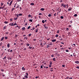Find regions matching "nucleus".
I'll use <instances>...</instances> for the list:
<instances>
[{
    "label": "nucleus",
    "mask_w": 79,
    "mask_h": 79,
    "mask_svg": "<svg viewBox=\"0 0 79 79\" xmlns=\"http://www.w3.org/2000/svg\"><path fill=\"white\" fill-rule=\"evenodd\" d=\"M50 39V38L47 39V40H49Z\"/></svg>",
    "instance_id": "69168bd1"
},
{
    "label": "nucleus",
    "mask_w": 79,
    "mask_h": 79,
    "mask_svg": "<svg viewBox=\"0 0 79 79\" xmlns=\"http://www.w3.org/2000/svg\"><path fill=\"white\" fill-rule=\"evenodd\" d=\"M26 76H29V74H28V73H26Z\"/></svg>",
    "instance_id": "7c9ffc66"
},
{
    "label": "nucleus",
    "mask_w": 79,
    "mask_h": 79,
    "mask_svg": "<svg viewBox=\"0 0 79 79\" xmlns=\"http://www.w3.org/2000/svg\"><path fill=\"white\" fill-rule=\"evenodd\" d=\"M29 21H30L31 22H32V20L30 19L29 20Z\"/></svg>",
    "instance_id": "4c0bfd02"
},
{
    "label": "nucleus",
    "mask_w": 79,
    "mask_h": 79,
    "mask_svg": "<svg viewBox=\"0 0 79 79\" xmlns=\"http://www.w3.org/2000/svg\"><path fill=\"white\" fill-rule=\"evenodd\" d=\"M49 45H50L49 44L47 45V48H48V47H50V46Z\"/></svg>",
    "instance_id": "49530a36"
},
{
    "label": "nucleus",
    "mask_w": 79,
    "mask_h": 79,
    "mask_svg": "<svg viewBox=\"0 0 79 79\" xmlns=\"http://www.w3.org/2000/svg\"><path fill=\"white\" fill-rule=\"evenodd\" d=\"M71 10H72V8L71 7H69L68 9V11H71Z\"/></svg>",
    "instance_id": "0eeeda50"
},
{
    "label": "nucleus",
    "mask_w": 79,
    "mask_h": 79,
    "mask_svg": "<svg viewBox=\"0 0 79 79\" xmlns=\"http://www.w3.org/2000/svg\"><path fill=\"white\" fill-rule=\"evenodd\" d=\"M5 5H4V6H3V7H0V9H3L5 8Z\"/></svg>",
    "instance_id": "7ed1b4c3"
},
{
    "label": "nucleus",
    "mask_w": 79,
    "mask_h": 79,
    "mask_svg": "<svg viewBox=\"0 0 79 79\" xmlns=\"http://www.w3.org/2000/svg\"><path fill=\"white\" fill-rule=\"evenodd\" d=\"M5 39L6 40L8 39V37L7 36H6L5 37Z\"/></svg>",
    "instance_id": "cd10ccee"
},
{
    "label": "nucleus",
    "mask_w": 79,
    "mask_h": 79,
    "mask_svg": "<svg viewBox=\"0 0 79 79\" xmlns=\"http://www.w3.org/2000/svg\"><path fill=\"white\" fill-rule=\"evenodd\" d=\"M32 47H30V46H29V48L30 49H31V48H32Z\"/></svg>",
    "instance_id": "37998d69"
},
{
    "label": "nucleus",
    "mask_w": 79,
    "mask_h": 79,
    "mask_svg": "<svg viewBox=\"0 0 79 79\" xmlns=\"http://www.w3.org/2000/svg\"><path fill=\"white\" fill-rule=\"evenodd\" d=\"M16 25H17V24L16 23H15V24H13V26H16Z\"/></svg>",
    "instance_id": "a878e982"
},
{
    "label": "nucleus",
    "mask_w": 79,
    "mask_h": 79,
    "mask_svg": "<svg viewBox=\"0 0 79 79\" xmlns=\"http://www.w3.org/2000/svg\"><path fill=\"white\" fill-rule=\"evenodd\" d=\"M15 9V8H14V7H13L12 9V11H13V10H14V9Z\"/></svg>",
    "instance_id": "603ef678"
},
{
    "label": "nucleus",
    "mask_w": 79,
    "mask_h": 79,
    "mask_svg": "<svg viewBox=\"0 0 79 79\" xmlns=\"http://www.w3.org/2000/svg\"><path fill=\"white\" fill-rule=\"evenodd\" d=\"M4 38L5 37H2V38L1 39V41H2L3 39H4Z\"/></svg>",
    "instance_id": "6e6552de"
},
{
    "label": "nucleus",
    "mask_w": 79,
    "mask_h": 79,
    "mask_svg": "<svg viewBox=\"0 0 79 79\" xmlns=\"http://www.w3.org/2000/svg\"><path fill=\"white\" fill-rule=\"evenodd\" d=\"M22 69L23 71H25L26 70V69L24 68V67H23L22 68Z\"/></svg>",
    "instance_id": "9b49d317"
},
{
    "label": "nucleus",
    "mask_w": 79,
    "mask_h": 79,
    "mask_svg": "<svg viewBox=\"0 0 79 79\" xmlns=\"http://www.w3.org/2000/svg\"><path fill=\"white\" fill-rule=\"evenodd\" d=\"M49 45H53V43H52V42H50V43Z\"/></svg>",
    "instance_id": "a211bd4d"
},
{
    "label": "nucleus",
    "mask_w": 79,
    "mask_h": 79,
    "mask_svg": "<svg viewBox=\"0 0 79 79\" xmlns=\"http://www.w3.org/2000/svg\"><path fill=\"white\" fill-rule=\"evenodd\" d=\"M44 27V28H45L48 29V27H47V26H45Z\"/></svg>",
    "instance_id": "f704fd0d"
},
{
    "label": "nucleus",
    "mask_w": 79,
    "mask_h": 79,
    "mask_svg": "<svg viewBox=\"0 0 79 79\" xmlns=\"http://www.w3.org/2000/svg\"><path fill=\"white\" fill-rule=\"evenodd\" d=\"M15 16H17V18H18L19 17V15H18V14H15Z\"/></svg>",
    "instance_id": "4468645a"
},
{
    "label": "nucleus",
    "mask_w": 79,
    "mask_h": 79,
    "mask_svg": "<svg viewBox=\"0 0 79 79\" xmlns=\"http://www.w3.org/2000/svg\"><path fill=\"white\" fill-rule=\"evenodd\" d=\"M22 14H19V16H22Z\"/></svg>",
    "instance_id": "c03bdc74"
},
{
    "label": "nucleus",
    "mask_w": 79,
    "mask_h": 79,
    "mask_svg": "<svg viewBox=\"0 0 79 79\" xmlns=\"http://www.w3.org/2000/svg\"><path fill=\"white\" fill-rule=\"evenodd\" d=\"M66 4H64L63 6V8H66Z\"/></svg>",
    "instance_id": "ddd939ff"
},
{
    "label": "nucleus",
    "mask_w": 79,
    "mask_h": 79,
    "mask_svg": "<svg viewBox=\"0 0 79 79\" xmlns=\"http://www.w3.org/2000/svg\"><path fill=\"white\" fill-rule=\"evenodd\" d=\"M6 27H7L6 26H5L4 27H3V29H6Z\"/></svg>",
    "instance_id": "2eb2a0df"
},
{
    "label": "nucleus",
    "mask_w": 79,
    "mask_h": 79,
    "mask_svg": "<svg viewBox=\"0 0 79 79\" xmlns=\"http://www.w3.org/2000/svg\"><path fill=\"white\" fill-rule=\"evenodd\" d=\"M64 6V3H63L62 5H61V6Z\"/></svg>",
    "instance_id": "4d7b16f0"
},
{
    "label": "nucleus",
    "mask_w": 79,
    "mask_h": 79,
    "mask_svg": "<svg viewBox=\"0 0 79 79\" xmlns=\"http://www.w3.org/2000/svg\"><path fill=\"white\" fill-rule=\"evenodd\" d=\"M65 52H69V50H65Z\"/></svg>",
    "instance_id": "c756f323"
},
{
    "label": "nucleus",
    "mask_w": 79,
    "mask_h": 79,
    "mask_svg": "<svg viewBox=\"0 0 79 79\" xmlns=\"http://www.w3.org/2000/svg\"><path fill=\"white\" fill-rule=\"evenodd\" d=\"M14 20H17V19H18V17H16V18H14Z\"/></svg>",
    "instance_id": "412c9836"
},
{
    "label": "nucleus",
    "mask_w": 79,
    "mask_h": 79,
    "mask_svg": "<svg viewBox=\"0 0 79 79\" xmlns=\"http://www.w3.org/2000/svg\"><path fill=\"white\" fill-rule=\"evenodd\" d=\"M26 49H27V48H24L23 49V50L24 51L26 50Z\"/></svg>",
    "instance_id": "c85d7f7f"
},
{
    "label": "nucleus",
    "mask_w": 79,
    "mask_h": 79,
    "mask_svg": "<svg viewBox=\"0 0 79 79\" xmlns=\"http://www.w3.org/2000/svg\"><path fill=\"white\" fill-rule=\"evenodd\" d=\"M35 32H38V28H37L35 31Z\"/></svg>",
    "instance_id": "6ab92c4d"
},
{
    "label": "nucleus",
    "mask_w": 79,
    "mask_h": 79,
    "mask_svg": "<svg viewBox=\"0 0 79 79\" xmlns=\"http://www.w3.org/2000/svg\"><path fill=\"white\" fill-rule=\"evenodd\" d=\"M39 78V77H38V76L35 77L36 79H37V78Z\"/></svg>",
    "instance_id": "6e6d98bb"
},
{
    "label": "nucleus",
    "mask_w": 79,
    "mask_h": 79,
    "mask_svg": "<svg viewBox=\"0 0 79 79\" xmlns=\"http://www.w3.org/2000/svg\"><path fill=\"white\" fill-rule=\"evenodd\" d=\"M48 16L49 17H51V14H49L48 15Z\"/></svg>",
    "instance_id": "c9c22d12"
},
{
    "label": "nucleus",
    "mask_w": 79,
    "mask_h": 79,
    "mask_svg": "<svg viewBox=\"0 0 79 79\" xmlns=\"http://www.w3.org/2000/svg\"><path fill=\"white\" fill-rule=\"evenodd\" d=\"M25 29H26V28L25 27H23L22 28V30L24 31V30H25Z\"/></svg>",
    "instance_id": "dca6fc26"
},
{
    "label": "nucleus",
    "mask_w": 79,
    "mask_h": 79,
    "mask_svg": "<svg viewBox=\"0 0 79 79\" xmlns=\"http://www.w3.org/2000/svg\"><path fill=\"white\" fill-rule=\"evenodd\" d=\"M31 28V26H29L28 27H27V29H30Z\"/></svg>",
    "instance_id": "473e14b6"
},
{
    "label": "nucleus",
    "mask_w": 79,
    "mask_h": 79,
    "mask_svg": "<svg viewBox=\"0 0 79 79\" xmlns=\"http://www.w3.org/2000/svg\"><path fill=\"white\" fill-rule=\"evenodd\" d=\"M19 5H18V6H17V7H16V8H19Z\"/></svg>",
    "instance_id": "a19ab883"
},
{
    "label": "nucleus",
    "mask_w": 79,
    "mask_h": 79,
    "mask_svg": "<svg viewBox=\"0 0 79 79\" xmlns=\"http://www.w3.org/2000/svg\"><path fill=\"white\" fill-rule=\"evenodd\" d=\"M62 67H63V68H64L65 67V65H62Z\"/></svg>",
    "instance_id": "ea45409f"
},
{
    "label": "nucleus",
    "mask_w": 79,
    "mask_h": 79,
    "mask_svg": "<svg viewBox=\"0 0 79 79\" xmlns=\"http://www.w3.org/2000/svg\"><path fill=\"white\" fill-rule=\"evenodd\" d=\"M55 37H58V35H56Z\"/></svg>",
    "instance_id": "58836bf2"
},
{
    "label": "nucleus",
    "mask_w": 79,
    "mask_h": 79,
    "mask_svg": "<svg viewBox=\"0 0 79 79\" xmlns=\"http://www.w3.org/2000/svg\"><path fill=\"white\" fill-rule=\"evenodd\" d=\"M10 21H13V19H10Z\"/></svg>",
    "instance_id": "680f3d73"
},
{
    "label": "nucleus",
    "mask_w": 79,
    "mask_h": 79,
    "mask_svg": "<svg viewBox=\"0 0 79 79\" xmlns=\"http://www.w3.org/2000/svg\"><path fill=\"white\" fill-rule=\"evenodd\" d=\"M10 43L8 44H7V48H9L10 47Z\"/></svg>",
    "instance_id": "20e7f679"
},
{
    "label": "nucleus",
    "mask_w": 79,
    "mask_h": 79,
    "mask_svg": "<svg viewBox=\"0 0 79 79\" xmlns=\"http://www.w3.org/2000/svg\"><path fill=\"white\" fill-rule=\"evenodd\" d=\"M1 71H2V72H3V71H4V70L3 69H1Z\"/></svg>",
    "instance_id": "3c124183"
},
{
    "label": "nucleus",
    "mask_w": 79,
    "mask_h": 79,
    "mask_svg": "<svg viewBox=\"0 0 79 79\" xmlns=\"http://www.w3.org/2000/svg\"><path fill=\"white\" fill-rule=\"evenodd\" d=\"M31 5H34V3H31V4H30Z\"/></svg>",
    "instance_id": "aec40b11"
},
{
    "label": "nucleus",
    "mask_w": 79,
    "mask_h": 79,
    "mask_svg": "<svg viewBox=\"0 0 79 79\" xmlns=\"http://www.w3.org/2000/svg\"><path fill=\"white\" fill-rule=\"evenodd\" d=\"M6 57L5 56L3 58V60H6Z\"/></svg>",
    "instance_id": "b1692460"
},
{
    "label": "nucleus",
    "mask_w": 79,
    "mask_h": 79,
    "mask_svg": "<svg viewBox=\"0 0 79 79\" xmlns=\"http://www.w3.org/2000/svg\"><path fill=\"white\" fill-rule=\"evenodd\" d=\"M1 6H3V3H1Z\"/></svg>",
    "instance_id": "09e8293b"
},
{
    "label": "nucleus",
    "mask_w": 79,
    "mask_h": 79,
    "mask_svg": "<svg viewBox=\"0 0 79 79\" xmlns=\"http://www.w3.org/2000/svg\"><path fill=\"white\" fill-rule=\"evenodd\" d=\"M42 23H45V21H44V20H43L42 21Z\"/></svg>",
    "instance_id": "2f4dec72"
},
{
    "label": "nucleus",
    "mask_w": 79,
    "mask_h": 79,
    "mask_svg": "<svg viewBox=\"0 0 79 79\" xmlns=\"http://www.w3.org/2000/svg\"><path fill=\"white\" fill-rule=\"evenodd\" d=\"M52 62H51L49 64H50V65H52Z\"/></svg>",
    "instance_id": "de8ad7c7"
},
{
    "label": "nucleus",
    "mask_w": 79,
    "mask_h": 79,
    "mask_svg": "<svg viewBox=\"0 0 79 79\" xmlns=\"http://www.w3.org/2000/svg\"><path fill=\"white\" fill-rule=\"evenodd\" d=\"M51 56L52 57H54V55H51Z\"/></svg>",
    "instance_id": "0e129e2a"
},
{
    "label": "nucleus",
    "mask_w": 79,
    "mask_h": 79,
    "mask_svg": "<svg viewBox=\"0 0 79 79\" xmlns=\"http://www.w3.org/2000/svg\"><path fill=\"white\" fill-rule=\"evenodd\" d=\"M10 52H11H11H13V50H11L10 51Z\"/></svg>",
    "instance_id": "338daca9"
},
{
    "label": "nucleus",
    "mask_w": 79,
    "mask_h": 79,
    "mask_svg": "<svg viewBox=\"0 0 79 79\" xmlns=\"http://www.w3.org/2000/svg\"><path fill=\"white\" fill-rule=\"evenodd\" d=\"M2 43H0V46H2Z\"/></svg>",
    "instance_id": "e2e57ef3"
},
{
    "label": "nucleus",
    "mask_w": 79,
    "mask_h": 79,
    "mask_svg": "<svg viewBox=\"0 0 79 79\" xmlns=\"http://www.w3.org/2000/svg\"><path fill=\"white\" fill-rule=\"evenodd\" d=\"M34 41H36V39H33Z\"/></svg>",
    "instance_id": "bf43d9fd"
},
{
    "label": "nucleus",
    "mask_w": 79,
    "mask_h": 79,
    "mask_svg": "<svg viewBox=\"0 0 79 79\" xmlns=\"http://www.w3.org/2000/svg\"><path fill=\"white\" fill-rule=\"evenodd\" d=\"M12 2H13V1H11L10 3H9V5L10 6H11V4H12Z\"/></svg>",
    "instance_id": "1a4fd4ad"
},
{
    "label": "nucleus",
    "mask_w": 79,
    "mask_h": 79,
    "mask_svg": "<svg viewBox=\"0 0 79 79\" xmlns=\"http://www.w3.org/2000/svg\"><path fill=\"white\" fill-rule=\"evenodd\" d=\"M60 18L61 19H63V18H64V17H63V16H61Z\"/></svg>",
    "instance_id": "393cba45"
},
{
    "label": "nucleus",
    "mask_w": 79,
    "mask_h": 79,
    "mask_svg": "<svg viewBox=\"0 0 79 79\" xmlns=\"http://www.w3.org/2000/svg\"><path fill=\"white\" fill-rule=\"evenodd\" d=\"M56 40H55V39L52 40V42H56Z\"/></svg>",
    "instance_id": "f03ea898"
},
{
    "label": "nucleus",
    "mask_w": 79,
    "mask_h": 79,
    "mask_svg": "<svg viewBox=\"0 0 79 79\" xmlns=\"http://www.w3.org/2000/svg\"><path fill=\"white\" fill-rule=\"evenodd\" d=\"M29 45H30L29 44L27 43V44H26V46H27V47H28V46H29Z\"/></svg>",
    "instance_id": "4be33fe9"
},
{
    "label": "nucleus",
    "mask_w": 79,
    "mask_h": 79,
    "mask_svg": "<svg viewBox=\"0 0 79 79\" xmlns=\"http://www.w3.org/2000/svg\"><path fill=\"white\" fill-rule=\"evenodd\" d=\"M77 68V69H79V66H78L76 67Z\"/></svg>",
    "instance_id": "5fc2aeb1"
},
{
    "label": "nucleus",
    "mask_w": 79,
    "mask_h": 79,
    "mask_svg": "<svg viewBox=\"0 0 79 79\" xmlns=\"http://www.w3.org/2000/svg\"><path fill=\"white\" fill-rule=\"evenodd\" d=\"M24 77L25 78H27H27H28V76H27V75H24Z\"/></svg>",
    "instance_id": "9d476101"
},
{
    "label": "nucleus",
    "mask_w": 79,
    "mask_h": 79,
    "mask_svg": "<svg viewBox=\"0 0 79 79\" xmlns=\"http://www.w3.org/2000/svg\"><path fill=\"white\" fill-rule=\"evenodd\" d=\"M61 11V9H60L59 10V13H60V12Z\"/></svg>",
    "instance_id": "79ce46f5"
},
{
    "label": "nucleus",
    "mask_w": 79,
    "mask_h": 79,
    "mask_svg": "<svg viewBox=\"0 0 79 79\" xmlns=\"http://www.w3.org/2000/svg\"><path fill=\"white\" fill-rule=\"evenodd\" d=\"M57 33H58L59 32H60V31H59V30H58L57 31Z\"/></svg>",
    "instance_id": "8fccbe9b"
},
{
    "label": "nucleus",
    "mask_w": 79,
    "mask_h": 79,
    "mask_svg": "<svg viewBox=\"0 0 79 79\" xmlns=\"http://www.w3.org/2000/svg\"><path fill=\"white\" fill-rule=\"evenodd\" d=\"M75 63H76V64H79V61H75Z\"/></svg>",
    "instance_id": "39448f33"
},
{
    "label": "nucleus",
    "mask_w": 79,
    "mask_h": 79,
    "mask_svg": "<svg viewBox=\"0 0 79 79\" xmlns=\"http://www.w3.org/2000/svg\"><path fill=\"white\" fill-rule=\"evenodd\" d=\"M13 23H10L9 24V26H13Z\"/></svg>",
    "instance_id": "f257e3e1"
},
{
    "label": "nucleus",
    "mask_w": 79,
    "mask_h": 79,
    "mask_svg": "<svg viewBox=\"0 0 79 79\" xmlns=\"http://www.w3.org/2000/svg\"><path fill=\"white\" fill-rule=\"evenodd\" d=\"M32 29H33V30H34V29H35V27H33Z\"/></svg>",
    "instance_id": "774afa93"
},
{
    "label": "nucleus",
    "mask_w": 79,
    "mask_h": 79,
    "mask_svg": "<svg viewBox=\"0 0 79 79\" xmlns=\"http://www.w3.org/2000/svg\"><path fill=\"white\" fill-rule=\"evenodd\" d=\"M39 15H42V14L41 13H40Z\"/></svg>",
    "instance_id": "13d9d810"
},
{
    "label": "nucleus",
    "mask_w": 79,
    "mask_h": 79,
    "mask_svg": "<svg viewBox=\"0 0 79 79\" xmlns=\"http://www.w3.org/2000/svg\"><path fill=\"white\" fill-rule=\"evenodd\" d=\"M77 16V14H75L74 15V17H76Z\"/></svg>",
    "instance_id": "5701e85b"
},
{
    "label": "nucleus",
    "mask_w": 79,
    "mask_h": 79,
    "mask_svg": "<svg viewBox=\"0 0 79 79\" xmlns=\"http://www.w3.org/2000/svg\"><path fill=\"white\" fill-rule=\"evenodd\" d=\"M7 58L8 60H11L12 59V58H10V56L7 57Z\"/></svg>",
    "instance_id": "423d86ee"
},
{
    "label": "nucleus",
    "mask_w": 79,
    "mask_h": 79,
    "mask_svg": "<svg viewBox=\"0 0 79 79\" xmlns=\"http://www.w3.org/2000/svg\"><path fill=\"white\" fill-rule=\"evenodd\" d=\"M53 61H56V60L55 58H53Z\"/></svg>",
    "instance_id": "bb28decb"
},
{
    "label": "nucleus",
    "mask_w": 79,
    "mask_h": 79,
    "mask_svg": "<svg viewBox=\"0 0 79 79\" xmlns=\"http://www.w3.org/2000/svg\"><path fill=\"white\" fill-rule=\"evenodd\" d=\"M31 15H28V18H30V17H31Z\"/></svg>",
    "instance_id": "052dcab7"
},
{
    "label": "nucleus",
    "mask_w": 79,
    "mask_h": 79,
    "mask_svg": "<svg viewBox=\"0 0 79 79\" xmlns=\"http://www.w3.org/2000/svg\"><path fill=\"white\" fill-rule=\"evenodd\" d=\"M10 49H8L7 50V51L8 52H10Z\"/></svg>",
    "instance_id": "a18cd8bd"
},
{
    "label": "nucleus",
    "mask_w": 79,
    "mask_h": 79,
    "mask_svg": "<svg viewBox=\"0 0 79 79\" xmlns=\"http://www.w3.org/2000/svg\"><path fill=\"white\" fill-rule=\"evenodd\" d=\"M30 37V36H31V35H32V34H29L28 35Z\"/></svg>",
    "instance_id": "72a5a7b5"
},
{
    "label": "nucleus",
    "mask_w": 79,
    "mask_h": 79,
    "mask_svg": "<svg viewBox=\"0 0 79 79\" xmlns=\"http://www.w3.org/2000/svg\"><path fill=\"white\" fill-rule=\"evenodd\" d=\"M4 23L5 24H8V22L7 21H5Z\"/></svg>",
    "instance_id": "f3484780"
},
{
    "label": "nucleus",
    "mask_w": 79,
    "mask_h": 79,
    "mask_svg": "<svg viewBox=\"0 0 79 79\" xmlns=\"http://www.w3.org/2000/svg\"><path fill=\"white\" fill-rule=\"evenodd\" d=\"M54 16H56V13H55L54 14Z\"/></svg>",
    "instance_id": "e433bc0d"
},
{
    "label": "nucleus",
    "mask_w": 79,
    "mask_h": 79,
    "mask_svg": "<svg viewBox=\"0 0 79 79\" xmlns=\"http://www.w3.org/2000/svg\"><path fill=\"white\" fill-rule=\"evenodd\" d=\"M21 0H17V1L18 2H20V1H21Z\"/></svg>",
    "instance_id": "864d4df0"
},
{
    "label": "nucleus",
    "mask_w": 79,
    "mask_h": 79,
    "mask_svg": "<svg viewBox=\"0 0 79 79\" xmlns=\"http://www.w3.org/2000/svg\"><path fill=\"white\" fill-rule=\"evenodd\" d=\"M41 10V11H44V10H45V9L44 8H41L40 9Z\"/></svg>",
    "instance_id": "f8f14e48"
}]
</instances>
